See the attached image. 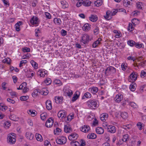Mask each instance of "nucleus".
<instances>
[{
  "label": "nucleus",
  "instance_id": "c756f323",
  "mask_svg": "<svg viewBox=\"0 0 146 146\" xmlns=\"http://www.w3.org/2000/svg\"><path fill=\"white\" fill-rule=\"evenodd\" d=\"M22 23V22L21 21H19L15 24V26L16 31H20V29L19 27L21 25Z\"/></svg>",
  "mask_w": 146,
  "mask_h": 146
},
{
  "label": "nucleus",
  "instance_id": "09e8293b",
  "mask_svg": "<svg viewBox=\"0 0 146 146\" xmlns=\"http://www.w3.org/2000/svg\"><path fill=\"white\" fill-rule=\"evenodd\" d=\"M131 22L133 25H135L138 23H139V21L138 19L134 18L132 20Z\"/></svg>",
  "mask_w": 146,
  "mask_h": 146
},
{
  "label": "nucleus",
  "instance_id": "f03ea898",
  "mask_svg": "<svg viewBox=\"0 0 146 146\" xmlns=\"http://www.w3.org/2000/svg\"><path fill=\"white\" fill-rule=\"evenodd\" d=\"M138 74L135 72H133L129 76L128 80L131 82H135L137 79Z\"/></svg>",
  "mask_w": 146,
  "mask_h": 146
},
{
  "label": "nucleus",
  "instance_id": "f704fd0d",
  "mask_svg": "<svg viewBox=\"0 0 146 146\" xmlns=\"http://www.w3.org/2000/svg\"><path fill=\"white\" fill-rule=\"evenodd\" d=\"M47 73H45L44 71L43 72L42 71L40 70L37 72V74L39 75L40 77H44L45 76V74H46Z\"/></svg>",
  "mask_w": 146,
  "mask_h": 146
},
{
  "label": "nucleus",
  "instance_id": "4468645a",
  "mask_svg": "<svg viewBox=\"0 0 146 146\" xmlns=\"http://www.w3.org/2000/svg\"><path fill=\"white\" fill-rule=\"evenodd\" d=\"M108 130V131L111 133H114L116 131V128L115 126L112 125H110L109 127Z\"/></svg>",
  "mask_w": 146,
  "mask_h": 146
},
{
  "label": "nucleus",
  "instance_id": "a878e982",
  "mask_svg": "<svg viewBox=\"0 0 146 146\" xmlns=\"http://www.w3.org/2000/svg\"><path fill=\"white\" fill-rule=\"evenodd\" d=\"M64 93L65 95L69 97H70L73 94L72 91L70 90H66Z\"/></svg>",
  "mask_w": 146,
  "mask_h": 146
},
{
  "label": "nucleus",
  "instance_id": "6e6d98bb",
  "mask_svg": "<svg viewBox=\"0 0 146 146\" xmlns=\"http://www.w3.org/2000/svg\"><path fill=\"white\" fill-rule=\"evenodd\" d=\"M61 130L60 129L58 128H57L55 129L54 130V133L55 134H58V133L61 132Z\"/></svg>",
  "mask_w": 146,
  "mask_h": 146
},
{
  "label": "nucleus",
  "instance_id": "0eeeda50",
  "mask_svg": "<svg viewBox=\"0 0 146 146\" xmlns=\"http://www.w3.org/2000/svg\"><path fill=\"white\" fill-rule=\"evenodd\" d=\"M38 18L36 17L33 16L30 20V22L32 24L37 26L38 24Z\"/></svg>",
  "mask_w": 146,
  "mask_h": 146
},
{
  "label": "nucleus",
  "instance_id": "e433bc0d",
  "mask_svg": "<svg viewBox=\"0 0 146 146\" xmlns=\"http://www.w3.org/2000/svg\"><path fill=\"white\" fill-rule=\"evenodd\" d=\"M37 112H36V113H35V110H30L28 112V114L31 115V116L33 117L35 116L37 114Z\"/></svg>",
  "mask_w": 146,
  "mask_h": 146
},
{
  "label": "nucleus",
  "instance_id": "e2e57ef3",
  "mask_svg": "<svg viewBox=\"0 0 146 146\" xmlns=\"http://www.w3.org/2000/svg\"><path fill=\"white\" fill-rule=\"evenodd\" d=\"M137 125L140 130H141L142 129V125L141 123L140 122H138Z\"/></svg>",
  "mask_w": 146,
  "mask_h": 146
},
{
  "label": "nucleus",
  "instance_id": "f3484780",
  "mask_svg": "<svg viewBox=\"0 0 146 146\" xmlns=\"http://www.w3.org/2000/svg\"><path fill=\"white\" fill-rule=\"evenodd\" d=\"M91 25L88 23L85 24L82 27V29L84 31H87L90 30Z\"/></svg>",
  "mask_w": 146,
  "mask_h": 146
},
{
  "label": "nucleus",
  "instance_id": "39448f33",
  "mask_svg": "<svg viewBox=\"0 0 146 146\" xmlns=\"http://www.w3.org/2000/svg\"><path fill=\"white\" fill-rule=\"evenodd\" d=\"M66 138L63 136L60 137L56 140V142L59 144H64L66 143Z\"/></svg>",
  "mask_w": 146,
  "mask_h": 146
},
{
  "label": "nucleus",
  "instance_id": "cd10ccee",
  "mask_svg": "<svg viewBox=\"0 0 146 146\" xmlns=\"http://www.w3.org/2000/svg\"><path fill=\"white\" fill-rule=\"evenodd\" d=\"M34 74V72L31 73V72L30 71H27L26 72V75L28 78H30L32 76H33Z\"/></svg>",
  "mask_w": 146,
  "mask_h": 146
},
{
  "label": "nucleus",
  "instance_id": "774afa93",
  "mask_svg": "<svg viewBox=\"0 0 146 146\" xmlns=\"http://www.w3.org/2000/svg\"><path fill=\"white\" fill-rule=\"evenodd\" d=\"M44 145L45 146H51V144L50 142L48 140L45 141Z\"/></svg>",
  "mask_w": 146,
  "mask_h": 146
},
{
  "label": "nucleus",
  "instance_id": "13d9d810",
  "mask_svg": "<svg viewBox=\"0 0 146 146\" xmlns=\"http://www.w3.org/2000/svg\"><path fill=\"white\" fill-rule=\"evenodd\" d=\"M143 45L142 44H140L137 43H135V46L137 48H140L141 47H143Z\"/></svg>",
  "mask_w": 146,
  "mask_h": 146
},
{
  "label": "nucleus",
  "instance_id": "338daca9",
  "mask_svg": "<svg viewBox=\"0 0 146 146\" xmlns=\"http://www.w3.org/2000/svg\"><path fill=\"white\" fill-rule=\"evenodd\" d=\"M27 83L25 82H23L22 83L20 86L21 88L22 89H23V88H25L26 86H27Z\"/></svg>",
  "mask_w": 146,
  "mask_h": 146
},
{
  "label": "nucleus",
  "instance_id": "ddd939ff",
  "mask_svg": "<svg viewBox=\"0 0 146 146\" xmlns=\"http://www.w3.org/2000/svg\"><path fill=\"white\" fill-rule=\"evenodd\" d=\"M98 90V88L96 87H93L89 89V91L93 94L96 93Z\"/></svg>",
  "mask_w": 146,
  "mask_h": 146
},
{
  "label": "nucleus",
  "instance_id": "6ab92c4d",
  "mask_svg": "<svg viewBox=\"0 0 146 146\" xmlns=\"http://www.w3.org/2000/svg\"><path fill=\"white\" fill-rule=\"evenodd\" d=\"M26 137L29 140H32L34 137V135L30 132H27L25 135Z\"/></svg>",
  "mask_w": 146,
  "mask_h": 146
},
{
  "label": "nucleus",
  "instance_id": "473e14b6",
  "mask_svg": "<svg viewBox=\"0 0 146 146\" xmlns=\"http://www.w3.org/2000/svg\"><path fill=\"white\" fill-rule=\"evenodd\" d=\"M31 63L35 69H37L38 68V64L37 63L35 62L33 60H31Z\"/></svg>",
  "mask_w": 146,
  "mask_h": 146
},
{
  "label": "nucleus",
  "instance_id": "f257e3e1",
  "mask_svg": "<svg viewBox=\"0 0 146 146\" xmlns=\"http://www.w3.org/2000/svg\"><path fill=\"white\" fill-rule=\"evenodd\" d=\"M90 36L88 34H84L82 36V39L80 41L84 44H87L90 40Z\"/></svg>",
  "mask_w": 146,
  "mask_h": 146
},
{
  "label": "nucleus",
  "instance_id": "37998d69",
  "mask_svg": "<svg viewBox=\"0 0 146 146\" xmlns=\"http://www.w3.org/2000/svg\"><path fill=\"white\" fill-rule=\"evenodd\" d=\"M122 141L124 142H126L129 140V136L127 134L124 135L122 139Z\"/></svg>",
  "mask_w": 146,
  "mask_h": 146
},
{
  "label": "nucleus",
  "instance_id": "72a5a7b5",
  "mask_svg": "<svg viewBox=\"0 0 146 146\" xmlns=\"http://www.w3.org/2000/svg\"><path fill=\"white\" fill-rule=\"evenodd\" d=\"M91 97V94L89 92H86L85 93L83 96L82 97V99H84L85 98H90Z\"/></svg>",
  "mask_w": 146,
  "mask_h": 146
},
{
  "label": "nucleus",
  "instance_id": "69168bd1",
  "mask_svg": "<svg viewBox=\"0 0 146 146\" xmlns=\"http://www.w3.org/2000/svg\"><path fill=\"white\" fill-rule=\"evenodd\" d=\"M146 76V72L143 71V70L141 71V73L140 76L142 78H144Z\"/></svg>",
  "mask_w": 146,
  "mask_h": 146
},
{
  "label": "nucleus",
  "instance_id": "9b49d317",
  "mask_svg": "<svg viewBox=\"0 0 146 146\" xmlns=\"http://www.w3.org/2000/svg\"><path fill=\"white\" fill-rule=\"evenodd\" d=\"M123 99V95L121 94H117L114 98L115 101L117 102H119Z\"/></svg>",
  "mask_w": 146,
  "mask_h": 146
},
{
  "label": "nucleus",
  "instance_id": "423d86ee",
  "mask_svg": "<svg viewBox=\"0 0 146 146\" xmlns=\"http://www.w3.org/2000/svg\"><path fill=\"white\" fill-rule=\"evenodd\" d=\"M118 10L115 9L114 11H113V12L110 11H108L106 12V16H104L105 18L107 19H110L109 17L111 16L115 15L116 13L118 12Z\"/></svg>",
  "mask_w": 146,
  "mask_h": 146
},
{
  "label": "nucleus",
  "instance_id": "864d4df0",
  "mask_svg": "<svg viewBox=\"0 0 146 146\" xmlns=\"http://www.w3.org/2000/svg\"><path fill=\"white\" fill-rule=\"evenodd\" d=\"M22 50L24 52H29L30 51V48L27 47H25L23 48Z\"/></svg>",
  "mask_w": 146,
  "mask_h": 146
},
{
  "label": "nucleus",
  "instance_id": "79ce46f5",
  "mask_svg": "<svg viewBox=\"0 0 146 146\" xmlns=\"http://www.w3.org/2000/svg\"><path fill=\"white\" fill-rule=\"evenodd\" d=\"M135 41L132 40H129L127 42L128 44L131 46H133L134 45L135 46Z\"/></svg>",
  "mask_w": 146,
  "mask_h": 146
},
{
  "label": "nucleus",
  "instance_id": "49530a36",
  "mask_svg": "<svg viewBox=\"0 0 146 146\" xmlns=\"http://www.w3.org/2000/svg\"><path fill=\"white\" fill-rule=\"evenodd\" d=\"M29 98L28 96H22L20 97V99L21 101H26Z\"/></svg>",
  "mask_w": 146,
  "mask_h": 146
},
{
  "label": "nucleus",
  "instance_id": "a18cd8bd",
  "mask_svg": "<svg viewBox=\"0 0 146 146\" xmlns=\"http://www.w3.org/2000/svg\"><path fill=\"white\" fill-rule=\"evenodd\" d=\"M134 29V28L131 23H130L129 24V25L128 27V31H131Z\"/></svg>",
  "mask_w": 146,
  "mask_h": 146
},
{
  "label": "nucleus",
  "instance_id": "603ef678",
  "mask_svg": "<svg viewBox=\"0 0 146 146\" xmlns=\"http://www.w3.org/2000/svg\"><path fill=\"white\" fill-rule=\"evenodd\" d=\"M64 111H60L58 114V116L59 117H61L62 118H63V115H64Z\"/></svg>",
  "mask_w": 146,
  "mask_h": 146
},
{
  "label": "nucleus",
  "instance_id": "4c0bfd02",
  "mask_svg": "<svg viewBox=\"0 0 146 146\" xmlns=\"http://www.w3.org/2000/svg\"><path fill=\"white\" fill-rule=\"evenodd\" d=\"M70 144L72 146H79L80 145L79 143L75 141H72L71 142Z\"/></svg>",
  "mask_w": 146,
  "mask_h": 146
},
{
  "label": "nucleus",
  "instance_id": "de8ad7c7",
  "mask_svg": "<svg viewBox=\"0 0 146 146\" xmlns=\"http://www.w3.org/2000/svg\"><path fill=\"white\" fill-rule=\"evenodd\" d=\"M51 82L52 81L51 79L49 78H47L46 80L44 81V83H46L47 85H48L50 84Z\"/></svg>",
  "mask_w": 146,
  "mask_h": 146
},
{
  "label": "nucleus",
  "instance_id": "bf43d9fd",
  "mask_svg": "<svg viewBox=\"0 0 146 146\" xmlns=\"http://www.w3.org/2000/svg\"><path fill=\"white\" fill-rule=\"evenodd\" d=\"M129 104L131 107L134 108H136L137 107V106L136 104L133 102H130Z\"/></svg>",
  "mask_w": 146,
  "mask_h": 146
},
{
  "label": "nucleus",
  "instance_id": "c9c22d12",
  "mask_svg": "<svg viewBox=\"0 0 146 146\" xmlns=\"http://www.w3.org/2000/svg\"><path fill=\"white\" fill-rule=\"evenodd\" d=\"M91 3V1L89 0H85L83 1L82 5L85 6H88L90 5Z\"/></svg>",
  "mask_w": 146,
  "mask_h": 146
},
{
  "label": "nucleus",
  "instance_id": "7c9ffc66",
  "mask_svg": "<svg viewBox=\"0 0 146 146\" xmlns=\"http://www.w3.org/2000/svg\"><path fill=\"white\" fill-rule=\"evenodd\" d=\"M64 131L66 133H69L70 132V131H71V129L70 126L65 125L64 126Z\"/></svg>",
  "mask_w": 146,
  "mask_h": 146
},
{
  "label": "nucleus",
  "instance_id": "7ed1b4c3",
  "mask_svg": "<svg viewBox=\"0 0 146 146\" xmlns=\"http://www.w3.org/2000/svg\"><path fill=\"white\" fill-rule=\"evenodd\" d=\"M15 137H16L14 133L10 134L7 138L9 142L12 144L15 143L16 141Z\"/></svg>",
  "mask_w": 146,
  "mask_h": 146
},
{
  "label": "nucleus",
  "instance_id": "0e129e2a",
  "mask_svg": "<svg viewBox=\"0 0 146 146\" xmlns=\"http://www.w3.org/2000/svg\"><path fill=\"white\" fill-rule=\"evenodd\" d=\"M61 33L62 36H65L67 35V31L64 29H62L61 31Z\"/></svg>",
  "mask_w": 146,
  "mask_h": 146
},
{
  "label": "nucleus",
  "instance_id": "4d7b16f0",
  "mask_svg": "<svg viewBox=\"0 0 146 146\" xmlns=\"http://www.w3.org/2000/svg\"><path fill=\"white\" fill-rule=\"evenodd\" d=\"M133 84V83H132L130 86V89L132 91H134L135 89L134 85Z\"/></svg>",
  "mask_w": 146,
  "mask_h": 146
},
{
  "label": "nucleus",
  "instance_id": "dca6fc26",
  "mask_svg": "<svg viewBox=\"0 0 146 146\" xmlns=\"http://www.w3.org/2000/svg\"><path fill=\"white\" fill-rule=\"evenodd\" d=\"M96 131L97 133L99 134H102L104 132V129L102 127H98L96 129Z\"/></svg>",
  "mask_w": 146,
  "mask_h": 146
},
{
  "label": "nucleus",
  "instance_id": "4be33fe9",
  "mask_svg": "<svg viewBox=\"0 0 146 146\" xmlns=\"http://www.w3.org/2000/svg\"><path fill=\"white\" fill-rule=\"evenodd\" d=\"M132 0H123V3L124 6L126 7H127L129 5H131L130 1H132Z\"/></svg>",
  "mask_w": 146,
  "mask_h": 146
},
{
  "label": "nucleus",
  "instance_id": "58836bf2",
  "mask_svg": "<svg viewBox=\"0 0 146 146\" xmlns=\"http://www.w3.org/2000/svg\"><path fill=\"white\" fill-rule=\"evenodd\" d=\"M6 106L4 105L2 103H0V109L3 111H5L7 109Z\"/></svg>",
  "mask_w": 146,
  "mask_h": 146
},
{
  "label": "nucleus",
  "instance_id": "c03bdc74",
  "mask_svg": "<svg viewBox=\"0 0 146 146\" xmlns=\"http://www.w3.org/2000/svg\"><path fill=\"white\" fill-rule=\"evenodd\" d=\"M38 92L37 90H35L32 93V95L34 98H35L38 96Z\"/></svg>",
  "mask_w": 146,
  "mask_h": 146
},
{
  "label": "nucleus",
  "instance_id": "9d476101",
  "mask_svg": "<svg viewBox=\"0 0 146 146\" xmlns=\"http://www.w3.org/2000/svg\"><path fill=\"white\" fill-rule=\"evenodd\" d=\"M90 127L89 126L87 125H85L82 127L81 128L80 130L82 132L86 133L89 131L90 130Z\"/></svg>",
  "mask_w": 146,
  "mask_h": 146
},
{
  "label": "nucleus",
  "instance_id": "aec40b11",
  "mask_svg": "<svg viewBox=\"0 0 146 146\" xmlns=\"http://www.w3.org/2000/svg\"><path fill=\"white\" fill-rule=\"evenodd\" d=\"M90 20L93 22H95L98 19V17L96 15H92L91 17H89Z\"/></svg>",
  "mask_w": 146,
  "mask_h": 146
},
{
  "label": "nucleus",
  "instance_id": "2f4dec72",
  "mask_svg": "<svg viewBox=\"0 0 146 146\" xmlns=\"http://www.w3.org/2000/svg\"><path fill=\"white\" fill-rule=\"evenodd\" d=\"M61 3L62 5V7L63 9H65L68 7V3L65 1H61Z\"/></svg>",
  "mask_w": 146,
  "mask_h": 146
},
{
  "label": "nucleus",
  "instance_id": "bb28decb",
  "mask_svg": "<svg viewBox=\"0 0 146 146\" xmlns=\"http://www.w3.org/2000/svg\"><path fill=\"white\" fill-rule=\"evenodd\" d=\"M96 135L94 133L89 134L87 136V138L89 139H94L96 138Z\"/></svg>",
  "mask_w": 146,
  "mask_h": 146
},
{
  "label": "nucleus",
  "instance_id": "5701e85b",
  "mask_svg": "<svg viewBox=\"0 0 146 146\" xmlns=\"http://www.w3.org/2000/svg\"><path fill=\"white\" fill-rule=\"evenodd\" d=\"M56 102L57 104H61L62 102V98L58 96H56L54 99Z\"/></svg>",
  "mask_w": 146,
  "mask_h": 146
},
{
  "label": "nucleus",
  "instance_id": "20e7f679",
  "mask_svg": "<svg viewBox=\"0 0 146 146\" xmlns=\"http://www.w3.org/2000/svg\"><path fill=\"white\" fill-rule=\"evenodd\" d=\"M87 103L88 107L92 109L97 107V104L95 100H90L88 101Z\"/></svg>",
  "mask_w": 146,
  "mask_h": 146
},
{
  "label": "nucleus",
  "instance_id": "680f3d73",
  "mask_svg": "<svg viewBox=\"0 0 146 146\" xmlns=\"http://www.w3.org/2000/svg\"><path fill=\"white\" fill-rule=\"evenodd\" d=\"M131 125H123L122 127L123 129H130Z\"/></svg>",
  "mask_w": 146,
  "mask_h": 146
},
{
  "label": "nucleus",
  "instance_id": "052dcab7",
  "mask_svg": "<svg viewBox=\"0 0 146 146\" xmlns=\"http://www.w3.org/2000/svg\"><path fill=\"white\" fill-rule=\"evenodd\" d=\"M27 62V60H22L20 61L19 66L20 67L23 66V64H26Z\"/></svg>",
  "mask_w": 146,
  "mask_h": 146
},
{
  "label": "nucleus",
  "instance_id": "5fc2aeb1",
  "mask_svg": "<svg viewBox=\"0 0 146 146\" xmlns=\"http://www.w3.org/2000/svg\"><path fill=\"white\" fill-rule=\"evenodd\" d=\"M83 2V0H79L78 2L76 4V6L78 7L81 6Z\"/></svg>",
  "mask_w": 146,
  "mask_h": 146
},
{
  "label": "nucleus",
  "instance_id": "6e6552de",
  "mask_svg": "<svg viewBox=\"0 0 146 146\" xmlns=\"http://www.w3.org/2000/svg\"><path fill=\"white\" fill-rule=\"evenodd\" d=\"M53 123V119L52 118H50L46 121V126L48 127H50L52 125Z\"/></svg>",
  "mask_w": 146,
  "mask_h": 146
},
{
  "label": "nucleus",
  "instance_id": "a19ab883",
  "mask_svg": "<svg viewBox=\"0 0 146 146\" xmlns=\"http://www.w3.org/2000/svg\"><path fill=\"white\" fill-rule=\"evenodd\" d=\"M102 3V0H97L95 2L94 4L96 6L99 7L101 5Z\"/></svg>",
  "mask_w": 146,
  "mask_h": 146
},
{
  "label": "nucleus",
  "instance_id": "8fccbe9b",
  "mask_svg": "<svg viewBox=\"0 0 146 146\" xmlns=\"http://www.w3.org/2000/svg\"><path fill=\"white\" fill-rule=\"evenodd\" d=\"M47 116V114L46 113H42L40 115V117L41 119L43 120H45L46 118V117Z\"/></svg>",
  "mask_w": 146,
  "mask_h": 146
},
{
  "label": "nucleus",
  "instance_id": "3c124183",
  "mask_svg": "<svg viewBox=\"0 0 146 146\" xmlns=\"http://www.w3.org/2000/svg\"><path fill=\"white\" fill-rule=\"evenodd\" d=\"M79 97V96L76 94H74V96L72 97V100L73 102L75 101Z\"/></svg>",
  "mask_w": 146,
  "mask_h": 146
},
{
  "label": "nucleus",
  "instance_id": "1a4fd4ad",
  "mask_svg": "<svg viewBox=\"0 0 146 146\" xmlns=\"http://www.w3.org/2000/svg\"><path fill=\"white\" fill-rule=\"evenodd\" d=\"M105 74L108 73L109 71L112 74H114L116 72V69L115 68L112 66H110L108 67L105 70Z\"/></svg>",
  "mask_w": 146,
  "mask_h": 146
},
{
  "label": "nucleus",
  "instance_id": "c85d7f7f",
  "mask_svg": "<svg viewBox=\"0 0 146 146\" xmlns=\"http://www.w3.org/2000/svg\"><path fill=\"white\" fill-rule=\"evenodd\" d=\"M35 137L38 141H42L43 140V138L41 135L38 133H36L35 135Z\"/></svg>",
  "mask_w": 146,
  "mask_h": 146
},
{
  "label": "nucleus",
  "instance_id": "b1692460",
  "mask_svg": "<svg viewBox=\"0 0 146 146\" xmlns=\"http://www.w3.org/2000/svg\"><path fill=\"white\" fill-rule=\"evenodd\" d=\"M94 34L95 35L98 34L99 33V29L98 25H96L94 26Z\"/></svg>",
  "mask_w": 146,
  "mask_h": 146
},
{
  "label": "nucleus",
  "instance_id": "f8f14e48",
  "mask_svg": "<svg viewBox=\"0 0 146 146\" xmlns=\"http://www.w3.org/2000/svg\"><path fill=\"white\" fill-rule=\"evenodd\" d=\"M78 135L75 133H71L68 137V139L70 140H72L73 139H76L78 137Z\"/></svg>",
  "mask_w": 146,
  "mask_h": 146
},
{
  "label": "nucleus",
  "instance_id": "a211bd4d",
  "mask_svg": "<svg viewBox=\"0 0 146 146\" xmlns=\"http://www.w3.org/2000/svg\"><path fill=\"white\" fill-rule=\"evenodd\" d=\"M108 114L107 113H103L100 115V119L103 121H105L106 119L108 118Z\"/></svg>",
  "mask_w": 146,
  "mask_h": 146
},
{
  "label": "nucleus",
  "instance_id": "ea45409f",
  "mask_svg": "<svg viewBox=\"0 0 146 146\" xmlns=\"http://www.w3.org/2000/svg\"><path fill=\"white\" fill-rule=\"evenodd\" d=\"M120 115L122 118L125 119L127 118V113L125 112H123L121 113Z\"/></svg>",
  "mask_w": 146,
  "mask_h": 146
},
{
  "label": "nucleus",
  "instance_id": "412c9836",
  "mask_svg": "<svg viewBox=\"0 0 146 146\" xmlns=\"http://www.w3.org/2000/svg\"><path fill=\"white\" fill-rule=\"evenodd\" d=\"M102 39L101 38H98L97 40L94 42L92 44L93 47H96L100 43V41Z\"/></svg>",
  "mask_w": 146,
  "mask_h": 146
},
{
  "label": "nucleus",
  "instance_id": "393cba45",
  "mask_svg": "<svg viewBox=\"0 0 146 146\" xmlns=\"http://www.w3.org/2000/svg\"><path fill=\"white\" fill-rule=\"evenodd\" d=\"M53 21L56 24L58 25H60L62 23V21L60 19L58 18H54Z\"/></svg>",
  "mask_w": 146,
  "mask_h": 146
},
{
  "label": "nucleus",
  "instance_id": "2eb2a0df",
  "mask_svg": "<svg viewBox=\"0 0 146 146\" xmlns=\"http://www.w3.org/2000/svg\"><path fill=\"white\" fill-rule=\"evenodd\" d=\"M46 104L47 109L49 110H51L52 108V107L50 101L49 100H47L46 102Z\"/></svg>",
  "mask_w": 146,
  "mask_h": 146
}]
</instances>
